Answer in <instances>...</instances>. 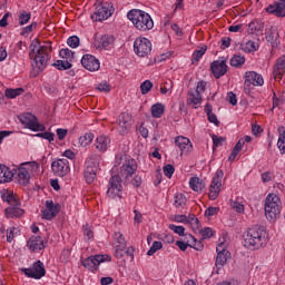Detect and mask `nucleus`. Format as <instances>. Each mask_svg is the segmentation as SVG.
Returning a JSON list of instances; mask_svg holds the SVG:
<instances>
[{"mask_svg":"<svg viewBox=\"0 0 285 285\" xmlns=\"http://www.w3.org/2000/svg\"><path fill=\"white\" fill-rule=\"evenodd\" d=\"M29 57L33 59V70L43 72L52 57V42L46 41L41 45L38 40L33 41L29 47Z\"/></svg>","mask_w":285,"mask_h":285,"instance_id":"1","label":"nucleus"},{"mask_svg":"<svg viewBox=\"0 0 285 285\" xmlns=\"http://www.w3.org/2000/svg\"><path fill=\"white\" fill-rule=\"evenodd\" d=\"M244 246L249 250H259L266 244V228L263 226H253L245 234Z\"/></svg>","mask_w":285,"mask_h":285,"instance_id":"2","label":"nucleus"},{"mask_svg":"<svg viewBox=\"0 0 285 285\" xmlns=\"http://www.w3.org/2000/svg\"><path fill=\"white\" fill-rule=\"evenodd\" d=\"M127 19H129V21L134 23L135 28L141 32H146L147 30H153V28H155V22L150 14L139 9L130 10L127 13Z\"/></svg>","mask_w":285,"mask_h":285,"instance_id":"3","label":"nucleus"},{"mask_svg":"<svg viewBox=\"0 0 285 285\" xmlns=\"http://www.w3.org/2000/svg\"><path fill=\"white\" fill-rule=\"evenodd\" d=\"M282 215V200L276 194H269L265 199V217L273 222Z\"/></svg>","mask_w":285,"mask_h":285,"instance_id":"4","label":"nucleus"},{"mask_svg":"<svg viewBox=\"0 0 285 285\" xmlns=\"http://www.w3.org/2000/svg\"><path fill=\"white\" fill-rule=\"evenodd\" d=\"M2 200L9 204V207L6 208V214L8 217H21V215H23V209L19 207L21 203L19 202L18 195L10 190H3Z\"/></svg>","mask_w":285,"mask_h":285,"instance_id":"5","label":"nucleus"},{"mask_svg":"<svg viewBox=\"0 0 285 285\" xmlns=\"http://www.w3.org/2000/svg\"><path fill=\"white\" fill-rule=\"evenodd\" d=\"M32 170H39V165L37 161L22 163L19 168L13 173L16 175L17 181L21 186H28L30 184V173Z\"/></svg>","mask_w":285,"mask_h":285,"instance_id":"6","label":"nucleus"},{"mask_svg":"<svg viewBox=\"0 0 285 285\" xmlns=\"http://www.w3.org/2000/svg\"><path fill=\"white\" fill-rule=\"evenodd\" d=\"M18 119L20 124L24 126V128H28L33 132H43V130H46V125L40 124L39 118H37V116L32 115L31 112L20 115Z\"/></svg>","mask_w":285,"mask_h":285,"instance_id":"7","label":"nucleus"},{"mask_svg":"<svg viewBox=\"0 0 285 285\" xmlns=\"http://www.w3.org/2000/svg\"><path fill=\"white\" fill-rule=\"evenodd\" d=\"M112 12H115L112 3L101 2L96 7V11L91 16V19L95 21H106V19H110V17H112Z\"/></svg>","mask_w":285,"mask_h":285,"instance_id":"8","label":"nucleus"},{"mask_svg":"<svg viewBox=\"0 0 285 285\" xmlns=\"http://www.w3.org/2000/svg\"><path fill=\"white\" fill-rule=\"evenodd\" d=\"M222 179H224V170L218 169L216 170L209 186L208 196L212 202H215V199L219 197V191L222 190Z\"/></svg>","mask_w":285,"mask_h":285,"instance_id":"9","label":"nucleus"},{"mask_svg":"<svg viewBox=\"0 0 285 285\" xmlns=\"http://www.w3.org/2000/svg\"><path fill=\"white\" fill-rule=\"evenodd\" d=\"M134 52L138 57H148L153 52V42L148 38H137L134 42Z\"/></svg>","mask_w":285,"mask_h":285,"instance_id":"10","label":"nucleus"},{"mask_svg":"<svg viewBox=\"0 0 285 285\" xmlns=\"http://www.w3.org/2000/svg\"><path fill=\"white\" fill-rule=\"evenodd\" d=\"M21 271L31 279H41V277H46V266H43L41 261L35 262L31 267L22 268Z\"/></svg>","mask_w":285,"mask_h":285,"instance_id":"11","label":"nucleus"},{"mask_svg":"<svg viewBox=\"0 0 285 285\" xmlns=\"http://www.w3.org/2000/svg\"><path fill=\"white\" fill-rule=\"evenodd\" d=\"M244 92H250V86H264V78L255 71L245 72Z\"/></svg>","mask_w":285,"mask_h":285,"instance_id":"12","label":"nucleus"},{"mask_svg":"<svg viewBox=\"0 0 285 285\" xmlns=\"http://www.w3.org/2000/svg\"><path fill=\"white\" fill-rule=\"evenodd\" d=\"M121 190H124V186H121V177L119 175L111 176L109 179L107 197H110L111 199L121 197Z\"/></svg>","mask_w":285,"mask_h":285,"instance_id":"13","label":"nucleus"},{"mask_svg":"<svg viewBox=\"0 0 285 285\" xmlns=\"http://www.w3.org/2000/svg\"><path fill=\"white\" fill-rule=\"evenodd\" d=\"M51 170L56 177H66L70 173V163L66 158H60L51 164Z\"/></svg>","mask_w":285,"mask_h":285,"instance_id":"14","label":"nucleus"},{"mask_svg":"<svg viewBox=\"0 0 285 285\" xmlns=\"http://www.w3.org/2000/svg\"><path fill=\"white\" fill-rule=\"evenodd\" d=\"M106 259H108V262H110V256H108V255L90 256V257L86 258L85 261H82V266L85 268H88V271L95 272V271H97V268H99V264L106 262Z\"/></svg>","mask_w":285,"mask_h":285,"instance_id":"15","label":"nucleus"},{"mask_svg":"<svg viewBox=\"0 0 285 285\" xmlns=\"http://www.w3.org/2000/svg\"><path fill=\"white\" fill-rule=\"evenodd\" d=\"M114 246L116 248L115 257H117V259H121V257L126 256V238H124V234L120 232L114 234Z\"/></svg>","mask_w":285,"mask_h":285,"instance_id":"16","label":"nucleus"},{"mask_svg":"<svg viewBox=\"0 0 285 285\" xmlns=\"http://www.w3.org/2000/svg\"><path fill=\"white\" fill-rule=\"evenodd\" d=\"M212 75H214L215 79H222L226 72H228V65H226V58H220L219 60H215L210 65Z\"/></svg>","mask_w":285,"mask_h":285,"instance_id":"17","label":"nucleus"},{"mask_svg":"<svg viewBox=\"0 0 285 285\" xmlns=\"http://www.w3.org/2000/svg\"><path fill=\"white\" fill-rule=\"evenodd\" d=\"M59 210H61V205L55 204L52 200H46V208L41 210L42 219L51 220L55 219L57 215H59Z\"/></svg>","mask_w":285,"mask_h":285,"instance_id":"18","label":"nucleus"},{"mask_svg":"<svg viewBox=\"0 0 285 285\" xmlns=\"http://www.w3.org/2000/svg\"><path fill=\"white\" fill-rule=\"evenodd\" d=\"M217 256H216V266L217 268H222L230 258V252L226 249V243L222 242L217 247Z\"/></svg>","mask_w":285,"mask_h":285,"instance_id":"19","label":"nucleus"},{"mask_svg":"<svg viewBox=\"0 0 285 285\" xmlns=\"http://www.w3.org/2000/svg\"><path fill=\"white\" fill-rule=\"evenodd\" d=\"M81 66H83L86 70H89V72H97L101 63L95 56L87 53L81 58Z\"/></svg>","mask_w":285,"mask_h":285,"instance_id":"20","label":"nucleus"},{"mask_svg":"<svg viewBox=\"0 0 285 285\" xmlns=\"http://www.w3.org/2000/svg\"><path fill=\"white\" fill-rule=\"evenodd\" d=\"M132 126V116L127 112H122L118 117V130L120 135H126Z\"/></svg>","mask_w":285,"mask_h":285,"instance_id":"21","label":"nucleus"},{"mask_svg":"<svg viewBox=\"0 0 285 285\" xmlns=\"http://www.w3.org/2000/svg\"><path fill=\"white\" fill-rule=\"evenodd\" d=\"M112 43H115V36L112 35H102L96 37L95 46L98 50H109Z\"/></svg>","mask_w":285,"mask_h":285,"instance_id":"22","label":"nucleus"},{"mask_svg":"<svg viewBox=\"0 0 285 285\" xmlns=\"http://www.w3.org/2000/svg\"><path fill=\"white\" fill-rule=\"evenodd\" d=\"M134 173H137V160L135 159L125 160V163L120 168L121 176L128 179V177H132Z\"/></svg>","mask_w":285,"mask_h":285,"instance_id":"23","label":"nucleus"},{"mask_svg":"<svg viewBox=\"0 0 285 285\" xmlns=\"http://www.w3.org/2000/svg\"><path fill=\"white\" fill-rule=\"evenodd\" d=\"M285 73V56L279 57L274 66L273 77L276 81H282Z\"/></svg>","mask_w":285,"mask_h":285,"instance_id":"24","label":"nucleus"},{"mask_svg":"<svg viewBox=\"0 0 285 285\" xmlns=\"http://www.w3.org/2000/svg\"><path fill=\"white\" fill-rule=\"evenodd\" d=\"M94 146L98 153H107L110 148V137L100 135L96 138Z\"/></svg>","mask_w":285,"mask_h":285,"instance_id":"25","label":"nucleus"},{"mask_svg":"<svg viewBox=\"0 0 285 285\" xmlns=\"http://www.w3.org/2000/svg\"><path fill=\"white\" fill-rule=\"evenodd\" d=\"M27 247L31 253H39V250H43L46 246L43 245V238L41 236H32L27 242Z\"/></svg>","mask_w":285,"mask_h":285,"instance_id":"26","label":"nucleus"},{"mask_svg":"<svg viewBox=\"0 0 285 285\" xmlns=\"http://www.w3.org/2000/svg\"><path fill=\"white\" fill-rule=\"evenodd\" d=\"M284 9H285V0H281V2H275L274 4H269L266 8V12H268L269 14H275V17H285Z\"/></svg>","mask_w":285,"mask_h":285,"instance_id":"27","label":"nucleus"},{"mask_svg":"<svg viewBox=\"0 0 285 285\" xmlns=\"http://www.w3.org/2000/svg\"><path fill=\"white\" fill-rule=\"evenodd\" d=\"M14 178V171L10 167L0 164V184H8Z\"/></svg>","mask_w":285,"mask_h":285,"instance_id":"28","label":"nucleus"},{"mask_svg":"<svg viewBox=\"0 0 285 285\" xmlns=\"http://www.w3.org/2000/svg\"><path fill=\"white\" fill-rule=\"evenodd\" d=\"M175 144L181 151L186 150L188 153V150H193V142H190V139H188L187 137H176Z\"/></svg>","mask_w":285,"mask_h":285,"instance_id":"29","label":"nucleus"},{"mask_svg":"<svg viewBox=\"0 0 285 285\" xmlns=\"http://www.w3.org/2000/svg\"><path fill=\"white\" fill-rule=\"evenodd\" d=\"M187 101L190 106H193V108H199L202 106V94L190 89V91L188 92Z\"/></svg>","mask_w":285,"mask_h":285,"instance_id":"30","label":"nucleus"},{"mask_svg":"<svg viewBox=\"0 0 285 285\" xmlns=\"http://www.w3.org/2000/svg\"><path fill=\"white\" fill-rule=\"evenodd\" d=\"M101 160H102L101 155L94 154L87 160V167H90V168H94L96 170H99V166L101 164Z\"/></svg>","mask_w":285,"mask_h":285,"instance_id":"31","label":"nucleus"},{"mask_svg":"<svg viewBox=\"0 0 285 285\" xmlns=\"http://www.w3.org/2000/svg\"><path fill=\"white\" fill-rule=\"evenodd\" d=\"M164 112H166V107L163 104H155L151 106V117L155 119L161 118Z\"/></svg>","mask_w":285,"mask_h":285,"instance_id":"32","label":"nucleus"},{"mask_svg":"<svg viewBox=\"0 0 285 285\" xmlns=\"http://www.w3.org/2000/svg\"><path fill=\"white\" fill-rule=\"evenodd\" d=\"M205 112L210 124H214L215 126H219V120L217 119V115L213 112V106L210 104H207L205 106Z\"/></svg>","mask_w":285,"mask_h":285,"instance_id":"33","label":"nucleus"},{"mask_svg":"<svg viewBox=\"0 0 285 285\" xmlns=\"http://www.w3.org/2000/svg\"><path fill=\"white\" fill-rule=\"evenodd\" d=\"M95 179H97V169L87 166L85 169V181L92 184Z\"/></svg>","mask_w":285,"mask_h":285,"instance_id":"34","label":"nucleus"},{"mask_svg":"<svg viewBox=\"0 0 285 285\" xmlns=\"http://www.w3.org/2000/svg\"><path fill=\"white\" fill-rule=\"evenodd\" d=\"M186 239H188L190 248H195V250H204V244L197 240L193 235L187 234Z\"/></svg>","mask_w":285,"mask_h":285,"instance_id":"35","label":"nucleus"},{"mask_svg":"<svg viewBox=\"0 0 285 285\" xmlns=\"http://www.w3.org/2000/svg\"><path fill=\"white\" fill-rule=\"evenodd\" d=\"M189 186L191 190H195V193H199L204 188V180L197 177H191L189 180Z\"/></svg>","mask_w":285,"mask_h":285,"instance_id":"36","label":"nucleus"},{"mask_svg":"<svg viewBox=\"0 0 285 285\" xmlns=\"http://www.w3.org/2000/svg\"><path fill=\"white\" fill-rule=\"evenodd\" d=\"M20 95H23V88H9L4 91V97H7V99H17Z\"/></svg>","mask_w":285,"mask_h":285,"instance_id":"37","label":"nucleus"},{"mask_svg":"<svg viewBox=\"0 0 285 285\" xmlns=\"http://www.w3.org/2000/svg\"><path fill=\"white\" fill-rule=\"evenodd\" d=\"M92 139H95V134L87 132L79 137V144L82 148H86V146H90V144H92Z\"/></svg>","mask_w":285,"mask_h":285,"instance_id":"38","label":"nucleus"},{"mask_svg":"<svg viewBox=\"0 0 285 285\" xmlns=\"http://www.w3.org/2000/svg\"><path fill=\"white\" fill-rule=\"evenodd\" d=\"M278 141H277V147L279 148L281 153L284 155L285 154V128L279 127L278 128Z\"/></svg>","mask_w":285,"mask_h":285,"instance_id":"39","label":"nucleus"},{"mask_svg":"<svg viewBox=\"0 0 285 285\" xmlns=\"http://www.w3.org/2000/svg\"><path fill=\"white\" fill-rule=\"evenodd\" d=\"M32 18V14L26 10L20 11L18 21H19V26H26V23H28L30 21V19Z\"/></svg>","mask_w":285,"mask_h":285,"instance_id":"40","label":"nucleus"},{"mask_svg":"<svg viewBox=\"0 0 285 285\" xmlns=\"http://www.w3.org/2000/svg\"><path fill=\"white\" fill-rule=\"evenodd\" d=\"M59 56L65 61H72L75 59V52H72L70 49H61L59 52Z\"/></svg>","mask_w":285,"mask_h":285,"instance_id":"41","label":"nucleus"},{"mask_svg":"<svg viewBox=\"0 0 285 285\" xmlns=\"http://www.w3.org/2000/svg\"><path fill=\"white\" fill-rule=\"evenodd\" d=\"M229 63L233 68H239L240 66H244V63H246V58H244L243 56H234L230 59Z\"/></svg>","mask_w":285,"mask_h":285,"instance_id":"42","label":"nucleus"},{"mask_svg":"<svg viewBox=\"0 0 285 285\" xmlns=\"http://www.w3.org/2000/svg\"><path fill=\"white\" fill-rule=\"evenodd\" d=\"M53 66L58 70H70V68H72V63H70L69 60H63V59L56 61V63H53Z\"/></svg>","mask_w":285,"mask_h":285,"instance_id":"43","label":"nucleus"},{"mask_svg":"<svg viewBox=\"0 0 285 285\" xmlns=\"http://www.w3.org/2000/svg\"><path fill=\"white\" fill-rule=\"evenodd\" d=\"M174 206H176V208L186 206V196H184V194H176L174 197Z\"/></svg>","mask_w":285,"mask_h":285,"instance_id":"44","label":"nucleus"},{"mask_svg":"<svg viewBox=\"0 0 285 285\" xmlns=\"http://www.w3.org/2000/svg\"><path fill=\"white\" fill-rule=\"evenodd\" d=\"M161 248H164V244H161V242H159V240H156L153 243L151 247L147 252V255L150 257L154 254H156L157 250H161Z\"/></svg>","mask_w":285,"mask_h":285,"instance_id":"45","label":"nucleus"},{"mask_svg":"<svg viewBox=\"0 0 285 285\" xmlns=\"http://www.w3.org/2000/svg\"><path fill=\"white\" fill-rule=\"evenodd\" d=\"M36 137H40V139H47L49 144H52V141H55V132H50V131L37 134Z\"/></svg>","mask_w":285,"mask_h":285,"instance_id":"46","label":"nucleus"},{"mask_svg":"<svg viewBox=\"0 0 285 285\" xmlns=\"http://www.w3.org/2000/svg\"><path fill=\"white\" fill-rule=\"evenodd\" d=\"M141 95H148L149 90H153V82L150 80H145L140 83Z\"/></svg>","mask_w":285,"mask_h":285,"instance_id":"47","label":"nucleus"},{"mask_svg":"<svg viewBox=\"0 0 285 285\" xmlns=\"http://www.w3.org/2000/svg\"><path fill=\"white\" fill-rule=\"evenodd\" d=\"M206 50H207L206 47H202L200 49L195 50L193 53V60L199 61V59H202L204 55H206Z\"/></svg>","mask_w":285,"mask_h":285,"instance_id":"48","label":"nucleus"},{"mask_svg":"<svg viewBox=\"0 0 285 285\" xmlns=\"http://www.w3.org/2000/svg\"><path fill=\"white\" fill-rule=\"evenodd\" d=\"M67 43L69 48H79V43H80L79 37L77 36L69 37L67 40Z\"/></svg>","mask_w":285,"mask_h":285,"instance_id":"49","label":"nucleus"},{"mask_svg":"<svg viewBox=\"0 0 285 285\" xmlns=\"http://www.w3.org/2000/svg\"><path fill=\"white\" fill-rule=\"evenodd\" d=\"M19 233V229L17 227H10L7 229V242L11 244L12 239H14V235Z\"/></svg>","mask_w":285,"mask_h":285,"instance_id":"50","label":"nucleus"},{"mask_svg":"<svg viewBox=\"0 0 285 285\" xmlns=\"http://www.w3.org/2000/svg\"><path fill=\"white\" fill-rule=\"evenodd\" d=\"M169 230H174L176 235H179L180 237H184V233H186V228L184 226H177V225H169Z\"/></svg>","mask_w":285,"mask_h":285,"instance_id":"51","label":"nucleus"},{"mask_svg":"<svg viewBox=\"0 0 285 285\" xmlns=\"http://www.w3.org/2000/svg\"><path fill=\"white\" fill-rule=\"evenodd\" d=\"M165 177H168L170 179L173 175H175V166L173 165H166L163 168Z\"/></svg>","mask_w":285,"mask_h":285,"instance_id":"52","label":"nucleus"},{"mask_svg":"<svg viewBox=\"0 0 285 285\" xmlns=\"http://www.w3.org/2000/svg\"><path fill=\"white\" fill-rule=\"evenodd\" d=\"M214 148H219V146H223L224 141H226L225 137H219L217 135H212Z\"/></svg>","mask_w":285,"mask_h":285,"instance_id":"53","label":"nucleus"},{"mask_svg":"<svg viewBox=\"0 0 285 285\" xmlns=\"http://www.w3.org/2000/svg\"><path fill=\"white\" fill-rule=\"evenodd\" d=\"M170 90H173V81L171 80H168V81L164 82L163 86H160L161 95H167V92H170Z\"/></svg>","mask_w":285,"mask_h":285,"instance_id":"54","label":"nucleus"},{"mask_svg":"<svg viewBox=\"0 0 285 285\" xmlns=\"http://www.w3.org/2000/svg\"><path fill=\"white\" fill-rule=\"evenodd\" d=\"M266 41H268V43L272 46H277V33L275 31L267 33Z\"/></svg>","mask_w":285,"mask_h":285,"instance_id":"55","label":"nucleus"},{"mask_svg":"<svg viewBox=\"0 0 285 285\" xmlns=\"http://www.w3.org/2000/svg\"><path fill=\"white\" fill-rule=\"evenodd\" d=\"M200 235L203 236V239H210V237L214 235L213 228L205 227L203 230H200Z\"/></svg>","mask_w":285,"mask_h":285,"instance_id":"56","label":"nucleus"},{"mask_svg":"<svg viewBox=\"0 0 285 285\" xmlns=\"http://www.w3.org/2000/svg\"><path fill=\"white\" fill-rule=\"evenodd\" d=\"M191 90H194V92H198V95H202V92H206V81H198L196 89Z\"/></svg>","mask_w":285,"mask_h":285,"instance_id":"57","label":"nucleus"},{"mask_svg":"<svg viewBox=\"0 0 285 285\" xmlns=\"http://www.w3.org/2000/svg\"><path fill=\"white\" fill-rule=\"evenodd\" d=\"M83 230V235H85V239H92V237H95V233H92V229H90V227H88V225H85L82 227Z\"/></svg>","mask_w":285,"mask_h":285,"instance_id":"58","label":"nucleus"},{"mask_svg":"<svg viewBox=\"0 0 285 285\" xmlns=\"http://www.w3.org/2000/svg\"><path fill=\"white\" fill-rule=\"evenodd\" d=\"M56 134H57L58 139H60V141H63V139H66V137H68V129L58 128L56 130Z\"/></svg>","mask_w":285,"mask_h":285,"instance_id":"59","label":"nucleus"},{"mask_svg":"<svg viewBox=\"0 0 285 285\" xmlns=\"http://www.w3.org/2000/svg\"><path fill=\"white\" fill-rule=\"evenodd\" d=\"M245 50H247V52H256L257 50V43H255V41H247L245 45Z\"/></svg>","mask_w":285,"mask_h":285,"instance_id":"60","label":"nucleus"},{"mask_svg":"<svg viewBox=\"0 0 285 285\" xmlns=\"http://www.w3.org/2000/svg\"><path fill=\"white\" fill-rule=\"evenodd\" d=\"M217 213H219V207H208L205 210L206 217H213V216L217 215Z\"/></svg>","mask_w":285,"mask_h":285,"instance_id":"61","label":"nucleus"},{"mask_svg":"<svg viewBox=\"0 0 285 285\" xmlns=\"http://www.w3.org/2000/svg\"><path fill=\"white\" fill-rule=\"evenodd\" d=\"M176 246H178V248L183 252H186V249L188 248V246H190V242H188L187 238V243H185L184 240H177L176 242Z\"/></svg>","mask_w":285,"mask_h":285,"instance_id":"62","label":"nucleus"},{"mask_svg":"<svg viewBox=\"0 0 285 285\" xmlns=\"http://www.w3.org/2000/svg\"><path fill=\"white\" fill-rule=\"evenodd\" d=\"M97 90H99L100 92H110V86L108 85V82H101L97 86Z\"/></svg>","mask_w":285,"mask_h":285,"instance_id":"63","label":"nucleus"},{"mask_svg":"<svg viewBox=\"0 0 285 285\" xmlns=\"http://www.w3.org/2000/svg\"><path fill=\"white\" fill-rule=\"evenodd\" d=\"M233 41V39L230 38H223L222 39V50H226V48H230V42Z\"/></svg>","mask_w":285,"mask_h":285,"instance_id":"64","label":"nucleus"}]
</instances>
